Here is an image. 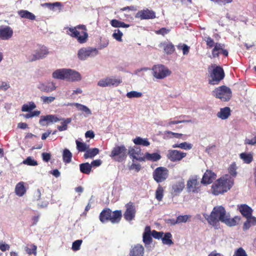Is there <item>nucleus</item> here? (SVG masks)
Instances as JSON below:
<instances>
[{
    "label": "nucleus",
    "mask_w": 256,
    "mask_h": 256,
    "mask_svg": "<svg viewBox=\"0 0 256 256\" xmlns=\"http://www.w3.org/2000/svg\"><path fill=\"white\" fill-rule=\"evenodd\" d=\"M66 34L72 38H76L80 44L85 43L88 38L87 29L85 25L79 24L74 27L66 28Z\"/></svg>",
    "instance_id": "nucleus-1"
},
{
    "label": "nucleus",
    "mask_w": 256,
    "mask_h": 256,
    "mask_svg": "<svg viewBox=\"0 0 256 256\" xmlns=\"http://www.w3.org/2000/svg\"><path fill=\"white\" fill-rule=\"evenodd\" d=\"M227 214L223 206H217L214 208L210 215L204 214L203 216L208 224L214 226L219 221L223 222Z\"/></svg>",
    "instance_id": "nucleus-2"
},
{
    "label": "nucleus",
    "mask_w": 256,
    "mask_h": 256,
    "mask_svg": "<svg viewBox=\"0 0 256 256\" xmlns=\"http://www.w3.org/2000/svg\"><path fill=\"white\" fill-rule=\"evenodd\" d=\"M212 94L223 102H226L230 99L232 92L229 88L225 86H222L215 88L212 91Z\"/></svg>",
    "instance_id": "nucleus-3"
},
{
    "label": "nucleus",
    "mask_w": 256,
    "mask_h": 256,
    "mask_svg": "<svg viewBox=\"0 0 256 256\" xmlns=\"http://www.w3.org/2000/svg\"><path fill=\"white\" fill-rule=\"evenodd\" d=\"M127 154V149L124 145H116L112 148L110 156L115 160L122 162L126 158Z\"/></svg>",
    "instance_id": "nucleus-4"
},
{
    "label": "nucleus",
    "mask_w": 256,
    "mask_h": 256,
    "mask_svg": "<svg viewBox=\"0 0 256 256\" xmlns=\"http://www.w3.org/2000/svg\"><path fill=\"white\" fill-rule=\"evenodd\" d=\"M210 72V76L211 78L209 80V84L214 85L217 84L224 77V73L223 69L220 66H215L210 70V68L208 69Z\"/></svg>",
    "instance_id": "nucleus-5"
},
{
    "label": "nucleus",
    "mask_w": 256,
    "mask_h": 256,
    "mask_svg": "<svg viewBox=\"0 0 256 256\" xmlns=\"http://www.w3.org/2000/svg\"><path fill=\"white\" fill-rule=\"evenodd\" d=\"M152 70L154 77L158 80L164 79L171 74V71L162 64L154 65Z\"/></svg>",
    "instance_id": "nucleus-6"
},
{
    "label": "nucleus",
    "mask_w": 256,
    "mask_h": 256,
    "mask_svg": "<svg viewBox=\"0 0 256 256\" xmlns=\"http://www.w3.org/2000/svg\"><path fill=\"white\" fill-rule=\"evenodd\" d=\"M50 54L47 47L42 46L34 50L32 53L28 56V60L30 62H34L46 58Z\"/></svg>",
    "instance_id": "nucleus-7"
},
{
    "label": "nucleus",
    "mask_w": 256,
    "mask_h": 256,
    "mask_svg": "<svg viewBox=\"0 0 256 256\" xmlns=\"http://www.w3.org/2000/svg\"><path fill=\"white\" fill-rule=\"evenodd\" d=\"M98 54V50L92 47L82 48L78 52V58L80 60H85L88 58H93Z\"/></svg>",
    "instance_id": "nucleus-8"
},
{
    "label": "nucleus",
    "mask_w": 256,
    "mask_h": 256,
    "mask_svg": "<svg viewBox=\"0 0 256 256\" xmlns=\"http://www.w3.org/2000/svg\"><path fill=\"white\" fill-rule=\"evenodd\" d=\"M168 176V170L164 167H158L153 172V178L158 183L164 181Z\"/></svg>",
    "instance_id": "nucleus-9"
},
{
    "label": "nucleus",
    "mask_w": 256,
    "mask_h": 256,
    "mask_svg": "<svg viewBox=\"0 0 256 256\" xmlns=\"http://www.w3.org/2000/svg\"><path fill=\"white\" fill-rule=\"evenodd\" d=\"M198 180L199 178L198 176H194L190 178L186 184L188 192L197 193L200 190L201 184Z\"/></svg>",
    "instance_id": "nucleus-10"
},
{
    "label": "nucleus",
    "mask_w": 256,
    "mask_h": 256,
    "mask_svg": "<svg viewBox=\"0 0 256 256\" xmlns=\"http://www.w3.org/2000/svg\"><path fill=\"white\" fill-rule=\"evenodd\" d=\"M61 120H62V118L58 117L56 115L48 114L40 116L39 123L42 126H46L57 122Z\"/></svg>",
    "instance_id": "nucleus-11"
},
{
    "label": "nucleus",
    "mask_w": 256,
    "mask_h": 256,
    "mask_svg": "<svg viewBox=\"0 0 256 256\" xmlns=\"http://www.w3.org/2000/svg\"><path fill=\"white\" fill-rule=\"evenodd\" d=\"M135 17L140 20H148L154 18L156 16V12L154 11L146 8L139 10L136 14Z\"/></svg>",
    "instance_id": "nucleus-12"
},
{
    "label": "nucleus",
    "mask_w": 256,
    "mask_h": 256,
    "mask_svg": "<svg viewBox=\"0 0 256 256\" xmlns=\"http://www.w3.org/2000/svg\"><path fill=\"white\" fill-rule=\"evenodd\" d=\"M186 155V152H182L178 150H169L167 156L172 162L180 161Z\"/></svg>",
    "instance_id": "nucleus-13"
},
{
    "label": "nucleus",
    "mask_w": 256,
    "mask_h": 256,
    "mask_svg": "<svg viewBox=\"0 0 256 256\" xmlns=\"http://www.w3.org/2000/svg\"><path fill=\"white\" fill-rule=\"evenodd\" d=\"M12 29L9 26H0V40H10L13 35Z\"/></svg>",
    "instance_id": "nucleus-14"
},
{
    "label": "nucleus",
    "mask_w": 256,
    "mask_h": 256,
    "mask_svg": "<svg viewBox=\"0 0 256 256\" xmlns=\"http://www.w3.org/2000/svg\"><path fill=\"white\" fill-rule=\"evenodd\" d=\"M126 210L125 211L124 216L128 221L132 220L136 214V208L134 206L132 202H129L126 205Z\"/></svg>",
    "instance_id": "nucleus-15"
},
{
    "label": "nucleus",
    "mask_w": 256,
    "mask_h": 256,
    "mask_svg": "<svg viewBox=\"0 0 256 256\" xmlns=\"http://www.w3.org/2000/svg\"><path fill=\"white\" fill-rule=\"evenodd\" d=\"M82 80L80 74L77 71L67 68L66 80L69 82H78Z\"/></svg>",
    "instance_id": "nucleus-16"
},
{
    "label": "nucleus",
    "mask_w": 256,
    "mask_h": 256,
    "mask_svg": "<svg viewBox=\"0 0 256 256\" xmlns=\"http://www.w3.org/2000/svg\"><path fill=\"white\" fill-rule=\"evenodd\" d=\"M128 154L133 159L140 162H143L144 158L141 156V150L138 146L130 147L128 149Z\"/></svg>",
    "instance_id": "nucleus-17"
},
{
    "label": "nucleus",
    "mask_w": 256,
    "mask_h": 256,
    "mask_svg": "<svg viewBox=\"0 0 256 256\" xmlns=\"http://www.w3.org/2000/svg\"><path fill=\"white\" fill-rule=\"evenodd\" d=\"M38 88L44 92H50L54 90L56 88V84L50 82L46 84L42 82H40L37 86Z\"/></svg>",
    "instance_id": "nucleus-18"
},
{
    "label": "nucleus",
    "mask_w": 256,
    "mask_h": 256,
    "mask_svg": "<svg viewBox=\"0 0 256 256\" xmlns=\"http://www.w3.org/2000/svg\"><path fill=\"white\" fill-rule=\"evenodd\" d=\"M216 174L210 170H206L202 176L201 183L204 184H211L216 178Z\"/></svg>",
    "instance_id": "nucleus-19"
},
{
    "label": "nucleus",
    "mask_w": 256,
    "mask_h": 256,
    "mask_svg": "<svg viewBox=\"0 0 256 256\" xmlns=\"http://www.w3.org/2000/svg\"><path fill=\"white\" fill-rule=\"evenodd\" d=\"M144 254V248L140 244L132 246L130 252V256H143Z\"/></svg>",
    "instance_id": "nucleus-20"
},
{
    "label": "nucleus",
    "mask_w": 256,
    "mask_h": 256,
    "mask_svg": "<svg viewBox=\"0 0 256 256\" xmlns=\"http://www.w3.org/2000/svg\"><path fill=\"white\" fill-rule=\"evenodd\" d=\"M212 193L214 195H218L219 194H222L225 192L224 187H223L222 182L220 178L216 180V182L212 186Z\"/></svg>",
    "instance_id": "nucleus-21"
},
{
    "label": "nucleus",
    "mask_w": 256,
    "mask_h": 256,
    "mask_svg": "<svg viewBox=\"0 0 256 256\" xmlns=\"http://www.w3.org/2000/svg\"><path fill=\"white\" fill-rule=\"evenodd\" d=\"M150 227L146 226L142 234V241L145 245L150 244L152 242Z\"/></svg>",
    "instance_id": "nucleus-22"
},
{
    "label": "nucleus",
    "mask_w": 256,
    "mask_h": 256,
    "mask_svg": "<svg viewBox=\"0 0 256 256\" xmlns=\"http://www.w3.org/2000/svg\"><path fill=\"white\" fill-rule=\"evenodd\" d=\"M159 46L164 48V52L167 54H171L175 50L174 45L170 42H163L160 44Z\"/></svg>",
    "instance_id": "nucleus-23"
},
{
    "label": "nucleus",
    "mask_w": 256,
    "mask_h": 256,
    "mask_svg": "<svg viewBox=\"0 0 256 256\" xmlns=\"http://www.w3.org/2000/svg\"><path fill=\"white\" fill-rule=\"evenodd\" d=\"M67 68H60L54 71L52 74L54 78L66 80Z\"/></svg>",
    "instance_id": "nucleus-24"
},
{
    "label": "nucleus",
    "mask_w": 256,
    "mask_h": 256,
    "mask_svg": "<svg viewBox=\"0 0 256 256\" xmlns=\"http://www.w3.org/2000/svg\"><path fill=\"white\" fill-rule=\"evenodd\" d=\"M238 210L242 214L245 218H248L252 215V208L246 204L238 206Z\"/></svg>",
    "instance_id": "nucleus-25"
},
{
    "label": "nucleus",
    "mask_w": 256,
    "mask_h": 256,
    "mask_svg": "<svg viewBox=\"0 0 256 256\" xmlns=\"http://www.w3.org/2000/svg\"><path fill=\"white\" fill-rule=\"evenodd\" d=\"M184 188V180L182 179L176 183H174L172 186V192L175 194H179L183 190Z\"/></svg>",
    "instance_id": "nucleus-26"
},
{
    "label": "nucleus",
    "mask_w": 256,
    "mask_h": 256,
    "mask_svg": "<svg viewBox=\"0 0 256 256\" xmlns=\"http://www.w3.org/2000/svg\"><path fill=\"white\" fill-rule=\"evenodd\" d=\"M161 158L160 155L158 153L150 154L146 152L142 158H144V161L146 160H150L152 162H156L160 160Z\"/></svg>",
    "instance_id": "nucleus-27"
},
{
    "label": "nucleus",
    "mask_w": 256,
    "mask_h": 256,
    "mask_svg": "<svg viewBox=\"0 0 256 256\" xmlns=\"http://www.w3.org/2000/svg\"><path fill=\"white\" fill-rule=\"evenodd\" d=\"M112 210L110 208L104 209L100 214V220L102 222L110 220Z\"/></svg>",
    "instance_id": "nucleus-28"
},
{
    "label": "nucleus",
    "mask_w": 256,
    "mask_h": 256,
    "mask_svg": "<svg viewBox=\"0 0 256 256\" xmlns=\"http://www.w3.org/2000/svg\"><path fill=\"white\" fill-rule=\"evenodd\" d=\"M230 114V110L228 107L220 108V111L217 113V116L222 120H226Z\"/></svg>",
    "instance_id": "nucleus-29"
},
{
    "label": "nucleus",
    "mask_w": 256,
    "mask_h": 256,
    "mask_svg": "<svg viewBox=\"0 0 256 256\" xmlns=\"http://www.w3.org/2000/svg\"><path fill=\"white\" fill-rule=\"evenodd\" d=\"M226 216H227L223 222L228 226H234L236 225L240 220V218L238 216H235L232 218H230L228 214Z\"/></svg>",
    "instance_id": "nucleus-30"
},
{
    "label": "nucleus",
    "mask_w": 256,
    "mask_h": 256,
    "mask_svg": "<svg viewBox=\"0 0 256 256\" xmlns=\"http://www.w3.org/2000/svg\"><path fill=\"white\" fill-rule=\"evenodd\" d=\"M26 192V189L24 186V182H20L18 183L15 188V193L19 196H22Z\"/></svg>",
    "instance_id": "nucleus-31"
},
{
    "label": "nucleus",
    "mask_w": 256,
    "mask_h": 256,
    "mask_svg": "<svg viewBox=\"0 0 256 256\" xmlns=\"http://www.w3.org/2000/svg\"><path fill=\"white\" fill-rule=\"evenodd\" d=\"M246 218V222L244 223L243 226V230H246L252 226L256 224V218L252 216V215Z\"/></svg>",
    "instance_id": "nucleus-32"
},
{
    "label": "nucleus",
    "mask_w": 256,
    "mask_h": 256,
    "mask_svg": "<svg viewBox=\"0 0 256 256\" xmlns=\"http://www.w3.org/2000/svg\"><path fill=\"white\" fill-rule=\"evenodd\" d=\"M99 153V150L98 148H88L85 152L84 157L87 159L88 158H92Z\"/></svg>",
    "instance_id": "nucleus-33"
},
{
    "label": "nucleus",
    "mask_w": 256,
    "mask_h": 256,
    "mask_svg": "<svg viewBox=\"0 0 256 256\" xmlns=\"http://www.w3.org/2000/svg\"><path fill=\"white\" fill-rule=\"evenodd\" d=\"M122 218L121 210H116L113 212L112 214L110 215V221L112 224L118 223L120 222Z\"/></svg>",
    "instance_id": "nucleus-34"
},
{
    "label": "nucleus",
    "mask_w": 256,
    "mask_h": 256,
    "mask_svg": "<svg viewBox=\"0 0 256 256\" xmlns=\"http://www.w3.org/2000/svg\"><path fill=\"white\" fill-rule=\"evenodd\" d=\"M191 120H170L168 122H160V126H170L172 124H176L181 123H185V122H191Z\"/></svg>",
    "instance_id": "nucleus-35"
},
{
    "label": "nucleus",
    "mask_w": 256,
    "mask_h": 256,
    "mask_svg": "<svg viewBox=\"0 0 256 256\" xmlns=\"http://www.w3.org/2000/svg\"><path fill=\"white\" fill-rule=\"evenodd\" d=\"M80 170L82 174H89L92 171V165L88 162L81 164H80Z\"/></svg>",
    "instance_id": "nucleus-36"
},
{
    "label": "nucleus",
    "mask_w": 256,
    "mask_h": 256,
    "mask_svg": "<svg viewBox=\"0 0 256 256\" xmlns=\"http://www.w3.org/2000/svg\"><path fill=\"white\" fill-rule=\"evenodd\" d=\"M18 14L22 18L30 20H34L36 18V16L34 14L26 10H21L19 11Z\"/></svg>",
    "instance_id": "nucleus-37"
},
{
    "label": "nucleus",
    "mask_w": 256,
    "mask_h": 256,
    "mask_svg": "<svg viewBox=\"0 0 256 256\" xmlns=\"http://www.w3.org/2000/svg\"><path fill=\"white\" fill-rule=\"evenodd\" d=\"M222 182L223 187H224L225 192H227L233 185V180L231 178H220Z\"/></svg>",
    "instance_id": "nucleus-38"
},
{
    "label": "nucleus",
    "mask_w": 256,
    "mask_h": 256,
    "mask_svg": "<svg viewBox=\"0 0 256 256\" xmlns=\"http://www.w3.org/2000/svg\"><path fill=\"white\" fill-rule=\"evenodd\" d=\"M240 158L244 163L249 164L253 160V156L251 153L242 152L240 154Z\"/></svg>",
    "instance_id": "nucleus-39"
},
{
    "label": "nucleus",
    "mask_w": 256,
    "mask_h": 256,
    "mask_svg": "<svg viewBox=\"0 0 256 256\" xmlns=\"http://www.w3.org/2000/svg\"><path fill=\"white\" fill-rule=\"evenodd\" d=\"M62 120L60 121H62L61 124V126H58V129L62 132L68 129V124H69L71 122L72 119V118H62Z\"/></svg>",
    "instance_id": "nucleus-40"
},
{
    "label": "nucleus",
    "mask_w": 256,
    "mask_h": 256,
    "mask_svg": "<svg viewBox=\"0 0 256 256\" xmlns=\"http://www.w3.org/2000/svg\"><path fill=\"white\" fill-rule=\"evenodd\" d=\"M72 154L67 148H65L63 150L62 152V159L63 161L65 163H70L72 161Z\"/></svg>",
    "instance_id": "nucleus-41"
},
{
    "label": "nucleus",
    "mask_w": 256,
    "mask_h": 256,
    "mask_svg": "<svg viewBox=\"0 0 256 256\" xmlns=\"http://www.w3.org/2000/svg\"><path fill=\"white\" fill-rule=\"evenodd\" d=\"M133 142L136 145H142L143 146H148L150 144V142L147 138H143L140 137H136L133 140Z\"/></svg>",
    "instance_id": "nucleus-42"
},
{
    "label": "nucleus",
    "mask_w": 256,
    "mask_h": 256,
    "mask_svg": "<svg viewBox=\"0 0 256 256\" xmlns=\"http://www.w3.org/2000/svg\"><path fill=\"white\" fill-rule=\"evenodd\" d=\"M108 78V79L110 86H117L122 82V79L119 77L109 76Z\"/></svg>",
    "instance_id": "nucleus-43"
},
{
    "label": "nucleus",
    "mask_w": 256,
    "mask_h": 256,
    "mask_svg": "<svg viewBox=\"0 0 256 256\" xmlns=\"http://www.w3.org/2000/svg\"><path fill=\"white\" fill-rule=\"evenodd\" d=\"M75 106L78 108V110L84 112L86 114V116L92 114V112L90 110L84 105L80 104H75Z\"/></svg>",
    "instance_id": "nucleus-44"
},
{
    "label": "nucleus",
    "mask_w": 256,
    "mask_h": 256,
    "mask_svg": "<svg viewBox=\"0 0 256 256\" xmlns=\"http://www.w3.org/2000/svg\"><path fill=\"white\" fill-rule=\"evenodd\" d=\"M110 24L114 28H127L130 26V24H126L124 22L119 21L117 20H112L110 21Z\"/></svg>",
    "instance_id": "nucleus-45"
},
{
    "label": "nucleus",
    "mask_w": 256,
    "mask_h": 256,
    "mask_svg": "<svg viewBox=\"0 0 256 256\" xmlns=\"http://www.w3.org/2000/svg\"><path fill=\"white\" fill-rule=\"evenodd\" d=\"M172 237V234L170 232H166L164 236L162 238V242L164 244L170 246L173 244V242L171 240Z\"/></svg>",
    "instance_id": "nucleus-46"
},
{
    "label": "nucleus",
    "mask_w": 256,
    "mask_h": 256,
    "mask_svg": "<svg viewBox=\"0 0 256 256\" xmlns=\"http://www.w3.org/2000/svg\"><path fill=\"white\" fill-rule=\"evenodd\" d=\"M165 134H168V137L170 138H172L174 137L177 138H182L184 140H186V136H183L184 135L182 134L176 133L170 131H166L164 132Z\"/></svg>",
    "instance_id": "nucleus-47"
},
{
    "label": "nucleus",
    "mask_w": 256,
    "mask_h": 256,
    "mask_svg": "<svg viewBox=\"0 0 256 256\" xmlns=\"http://www.w3.org/2000/svg\"><path fill=\"white\" fill-rule=\"evenodd\" d=\"M36 108V104L33 102H30L28 104H24L22 108V110L24 112H30Z\"/></svg>",
    "instance_id": "nucleus-48"
},
{
    "label": "nucleus",
    "mask_w": 256,
    "mask_h": 256,
    "mask_svg": "<svg viewBox=\"0 0 256 256\" xmlns=\"http://www.w3.org/2000/svg\"><path fill=\"white\" fill-rule=\"evenodd\" d=\"M76 148L79 152H86L89 148V146L84 142H82L78 140H76Z\"/></svg>",
    "instance_id": "nucleus-49"
},
{
    "label": "nucleus",
    "mask_w": 256,
    "mask_h": 256,
    "mask_svg": "<svg viewBox=\"0 0 256 256\" xmlns=\"http://www.w3.org/2000/svg\"><path fill=\"white\" fill-rule=\"evenodd\" d=\"M164 196V189L159 185L156 192V198L158 201H161Z\"/></svg>",
    "instance_id": "nucleus-50"
},
{
    "label": "nucleus",
    "mask_w": 256,
    "mask_h": 256,
    "mask_svg": "<svg viewBox=\"0 0 256 256\" xmlns=\"http://www.w3.org/2000/svg\"><path fill=\"white\" fill-rule=\"evenodd\" d=\"M55 99L56 98L52 96H40V100L44 104H50L53 102Z\"/></svg>",
    "instance_id": "nucleus-51"
},
{
    "label": "nucleus",
    "mask_w": 256,
    "mask_h": 256,
    "mask_svg": "<svg viewBox=\"0 0 256 256\" xmlns=\"http://www.w3.org/2000/svg\"><path fill=\"white\" fill-rule=\"evenodd\" d=\"M22 163L24 164L30 166H36L38 165L37 162L33 159L31 156H28Z\"/></svg>",
    "instance_id": "nucleus-52"
},
{
    "label": "nucleus",
    "mask_w": 256,
    "mask_h": 256,
    "mask_svg": "<svg viewBox=\"0 0 256 256\" xmlns=\"http://www.w3.org/2000/svg\"><path fill=\"white\" fill-rule=\"evenodd\" d=\"M177 48L178 50H182L184 55H187L190 52V46L186 44H180L178 45Z\"/></svg>",
    "instance_id": "nucleus-53"
},
{
    "label": "nucleus",
    "mask_w": 256,
    "mask_h": 256,
    "mask_svg": "<svg viewBox=\"0 0 256 256\" xmlns=\"http://www.w3.org/2000/svg\"><path fill=\"white\" fill-rule=\"evenodd\" d=\"M126 96L128 98H140L142 96V94L140 92H138L136 91H130V92H128L126 94Z\"/></svg>",
    "instance_id": "nucleus-54"
},
{
    "label": "nucleus",
    "mask_w": 256,
    "mask_h": 256,
    "mask_svg": "<svg viewBox=\"0 0 256 256\" xmlns=\"http://www.w3.org/2000/svg\"><path fill=\"white\" fill-rule=\"evenodd\" d=\"M122 32L118 29L115 30L112 34V37L118 42H122Z\"/></svg>",
    "instance_id": "nucleus-55"
},
{
    "label": "nucleus",
    "mask_w": 256,
    "mask_h": 256,
    "mask_svg": "<svg viewBox=\"0 0 256 256\" xmlns=\"http://www.w3.org/2000/svg\"><path fill=\"white\" fill-rule=\"evenodd\" d=\"M232 256H248L246 250L242 247L236 250Z\"/></svg>",
    "instance_id": "nucleus-56"
},
{
    "label": "nucleus",
    "mask_w": 256,
    "mask_h": 256,
    "mask_svg": "<svg viewBox=\"0 0 256 256\" xmlns=\"http://www.w3.org/2000/svg\"><path fill=\"white\" fill-rule=\"evenodd\" d=\"M98 86L100 87L110 86L108 78L100 79L98 82Z\"/></svg>",
    "instance_id": "nucleus-57"
},
{
    "label": "nucleus",
    "mask_w": 256,
    "mask_h": 256,
    "mask_svg": "<svg viewBox=\"0 0 256 256\" xmlns=\"http://www.w3.org/2000/svg\"><path fill=\"white\" fill-rule=\"evenodd\" d=\"M31 248H28L26 246L25 248V250L26 253L28 254H33L34 256L36 254V248L37 246L36 245L32 244L30 245Z\"/></svg>",
    "instance_id": "nucleus-58"
},
{
    "label": "nucleus",
    "mask_w": 256,
    "mask_h": 256,
    "mask_svg": "<svg viewBox=\"0 0 256 256\" xmlns=\"http://www.w3.org/2000/svg\"><path fill=\"white\" fill-rule=\"evenodd\" d=\"M82 240H78L73 242L72 244V250L74 251H77L80 250V246L82 244Z\"/></svg>",
    "instance_id": "nucleus-59"
},
{
    "label": "nucleus",
    "mask_w": 256,
    "mask_h": 256,
    "mask_svg": "<svg viewBox=\"0 0 256 256\" xmlns=\"http://www.w3.org/2000/svg\"><path fill=\"white\" fill-rule=\"evenodd\" d=\"M61 6V3L60 2H55L54 3H44L42 6H45L49 9L53 10L55 7L60 6Z\"/></svg>",
    "instance_id": "nucleus-60"
},
{
    "label": "nucleus",
    "mask_w": 256,
    "mask_h": 256,
    "mask_svg": "<svg viewBox=\"0 0 256 256\" xmlns=\"http://www.w3.org/2000/svg\"><path fill=\"white\" fill-rule=\"evenodd\" d=\"M236 170V166L235 163L232 164L228 168L229 173L231 176L234 177H235L237 174Z\"/></svg>",
    "instance_id": "nucleus-61"
},
{
    "label": "nucleus",
    "mask_w": 256,
    "mask_h": 256,
    "mask_svg": "<svg viewBox=\"0 0 256 256\" xmlns=\"http://www.w3.org/2000/svg\"><path fill=\"white\" fill-rule=\"evenodd\" d=\"M151 233L152 234V236L154 237L156 239H160L162 238V236L164 234V232H156L155 230H153L151 231Z\"/></svg>",
    "instance_id": "nucleus-62"
},
{
    "label": "nucleus",
    "mask_w": 256,
    "mask_h": 256,
    "mask_svg": "<svg viewBox=\"0 0 256 256\" xmlns=\"http://www.w3.org/2000/svg\"><path fill=\"white\" fill-rule=\"evenodd\" d=\"M190 216L188 215L179 216L176 218L178 223L186 222L188 221Z\"/></svg>",
    "instance_id": "nucleus-63"
},
{
    "label": "nucleus",
    "mask_w": 256,
    "mask_h": 256,
    "mask_svg": "<svg viewBox=\"0 0 256 256\" xmlns=\"http://www.w3.org/2000/svg\"><path fill=\"white\" fill-rule=\"evenodd\" d=\"M204 40L206 43V45L210 48L214 46L216 44L214 40L210 36L205 37Z\"/></svg>",
    "instance_id": "nucleus-64"
}]
</instances>
